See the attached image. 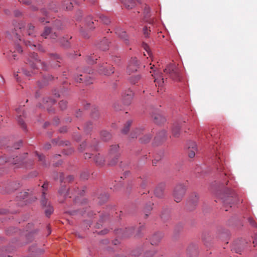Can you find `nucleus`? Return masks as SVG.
<instances>
[{
  "instance_id": "nucleus-38",
  "label": "nucleus",
  "mask_w": 257,
  "mask_h": 257,
  "mask_svg": "<svg viewBox=\"0 0 257 257\" xmlns=\"http://www.w3.org/2000/svg\"><path fill=\"white\" fill-rule=\"evenodd\" d=\"M37 155L38 156V157L39 158V161H42L43 164L44 165H45V163H44V156H43V155H42V154H40L39 155L38 154H37Z\"/></svg>"
},
{
  "instance_id": "nucleus-57",
  "label": "nucleus",
  "mask_w": 257,
  "mask_h": 257,
  "mask_svg": "<svg viewBox=\"0 0 257 257\" xmlns=\"http://www.w3.org/2000/svg\"><path fill=\"white\" fill-rule=\"evenodd\" d=\"M22 109V108H21V107H19L18 108H16V111L18 112V113H20V111Z\"/></svg>"
},
{
  "instance_id": "nucleus-23",
  "label": "nucleus",
  "mask_w": 257,
  "mask_h": 257,
  "mask_svg": "<svg viewBox=\"0 0 257 257\" xmlns=\"http://www.w3.org/2000/svg\"><path fill=\"white\" fill-rule=\"evenodd\" d=\"M73 3L75 4L77 3L76 1H73V2L64 1L63 5L64 8H65L66 10H70L73 7Z\"/></svg>"
},
{
  "instance_id": "nucleus-4",
  "label": "nucleus",
  "mask_w": 257,
  "mask_h": 257,
  "mask_svg": "<svg viewBox=\"0 0 257 257\" xmlns=\"http://www.w3.org/2000/svg\"><path fill=\"white\" fill-rule=\"evenodd\" d=\"M28 62L32 68L35 69L38 64H40L43 69H46L47 67L45 63L42 62L38 58V55L36 53L33 52L29 55Z\"/></svg>"
},
{
  "instance_id": "nucleus-46",
  "label": "nucleus",
  "mask_w": 257,
  "mask_h": 257,
  "mask_svg": "<svg viewBox=\"0 0 257 257\" xmlns=\"http://www.w3.org/2000/svg\"><path fill=\"white\" fill-rule=\"evenodd\" d=\"M44 148L45 150H48L51 148V145L49 144H46L45 145Z\"/></svg>"
},
{
  "instance_id": "nucleus-36",
  "label": "nucleus",
  "mask_w": 257,
  "mask_h": 257,
  "mask_svg": "<svg viewBox=\"0 0 257 257\" xmlns=\"http://www.w3.org/2000/svg\"><path fill=\"white\" fill-rule=\"evenodd\" d=\"M17 121L18 123L22 125L24 129H26V125L25 124L24 121L20 116L18 117Z\"/></svg>"
},
{
  "instance_id": "nucleus-58",
  "label": "nucleus",
  "mask_w": 257,
  "mask_h": 257,
  "mask_svg": "<svg viewBox=\"0 0 257 257\" xmlns=\"http://www.w3.org/2000/svg\"><path fill=\"white\" fill-rule=\"evenodd\" d=\"M106 232H107V231H106V230H102V231H101L99 233V234H104L106 233Z\"/></svg>"
},
{
  "instance_id": "nucleus-41",
  "label": "nucleus",
  "mask_w": 257,
  "mask_h": 257,
  "mask_svg": "<svg viewBox=\"0 0 257 257\" xmlns=\"http://www.w3.org/2000/svg\"><path fill=\"white\" fill-rule=\"evenodd\" d=\"M44 252V250L39 248H37L35 250V253L37 255H40L42 254Z\"/></svg>"
},
{
  "instance_id": "nucleus-25",
  "label": "nucleus",
  "mask_w": 257,
  "mask_h": 257,
  "mask_svg": "<svg viewBox=\"0 0 257 257\" xmlns=\"http://www.w3.org/2000/svg\"><path fill=\"white\" fill-rule=\"evenodd\" d=\"M180 127L179 125H175L172 129V135L174 137H178L180 135Z\"/></svg>"
},
{
  "instance_id": "nucleus-29",
  "label": "nucleus",
  "mask_w": 257,
  "mask_h": 257,
  "mask_svg": "<svg viewBox=\"0 0 257 257\" xmlns=\"http://www.w3.org/2000/svg\"><path fill=\"white\" fill-rule=\"evenodd\" d=\"M48 10L49 11L51 12H56L57 11V8L56 7V5L55 3H52L50 4V5L48 6Z\"/></svg>"
},
{
  "instance_id": "nucleus-45",
  "label": "nucleus",
  "mask_w": 257,
  "mask_h": 257,
  "mask_svg": "<svg viewBox=\"0 0 257 257\" xmlns=\"http://www.w3.org/2000/svg\"><path fill=\"white\" fill-rule=\"evenodd\" d=\"M75 81L76 82H80L82 80V79L81 78H79V76H75V78H74Z\"/></svg>"
},
{
  "instance_id": "nucleus-21",
  "label": "nucleus",
  "mask_w": 257,
  "mask_h": 257,
  "mask_svg": "<svg viewBox=\"0 0 257 257\" xmlns=\"http://www.w3.org/2000/svg\"><path fill=\"white\" fill-rule=\"evenodd\" d=\"M96 16L99 18L100 20L104 24L108 25L110 23V19L105 16L99 14H96Z\"/></svg>"
},
{
  "instance_id": "nucleus-32",
  "label": "nucleus",
  "mask_w": 257,
  "mask_h": 257,
  "mask_svg": "<svg viewBox=\"0 0 257 257\" xmlns=\"http://www.w3.org/2000/svg\"><path fill=\"white\" fill-rule=\"evenodd\" d=\"M151 136L150 135H146L144 136L143 138L141 139V142L142 143H147L149 142L151 140Z\"/></svg>"
},
{
  "instance_id": "nucleus-7",
  "label": "nucleus",
  "mask_w": 257,
  "mask_h": 257,
  "mask_svg": "<svg viewBox=\"0 0 257 257\" xmlns=\"http://www.w3.org/2000/svg\"><path fill=\"white\" fill-rule=\"evenodd\" d=\"M116 35L123 41L125 45L129 44V39L126 32L121 28H117L115 30Z\"/></svg>"
},
{
  "instance_id": "nucleus-47",
  "label": "nucleus",
  "mask_w": 257,
  "mask_h": 257,
  "mask_svg": "<svg viewBox=\"0 0 257 257\" xmlns=\"http://www.w3.org/2000/svg\"><path fill=\"white\" fill-rule=\"evenodd\" d=\"M14 14L16 17H19L21 15V12L18 11H15Z\"/></svg>"
},
{
  "instance_id": "nucleus-61",
  "label": "nucleus",
  "mask_w": 257,
  "mask_h": 257,
  "mask_svg": "<svg viewBox=\"0 0 257 257\" xmlns=\"http://www.w3.org/2000/svg\"><path fill=\"white\" fill-rule=\"evenodd\" d=\"M131 136H132V138H137V135H136L133 134H131Z\"/></svg>"
},
{
  "instance_id": "nucleus-34",
  "label": "nucleus",
  "mask_w": 257,
  "mask_h": 257,
  "mask_svg": "<svg viewBox=\"0 0 257 257\" xmlns=\"http://www.w3.org/2000/svg\"><path fill=\"white\" fill-rule=\"evenodd\" d=\"M59 107L62 110L65 109L67 107V102L66 101L62 100L59 102Z\"/></svg>"
},
{
  "instance_id": "nucleus-43",
  "label": "nucleus",
  "mask_w": 257,
  "mask_h": 257,
  "mask_svg": "<svg viewBox=\"0 0 257 257\" xmlns=\"http://www.w3.org/2000/svg\"><path fill=\"white\" fill-rule=\"evenodd\" d=\"M16 50L19 53H22L23 52L22 48L19 45L16 46Z\"/></svg>"
},
{
  "instance_id": "nucleus-64",
  "label": "nucleus",
  "mask_w": 257,
  "mask_h": 257,
  "mask_svg": "<svg viewBox=\"0 0 257 257\" xmlns=\"http://www.w3.org/2000/svg\"><path fill=\"white\" fill-rule=\"evenodd\" d=\"M146 257H150V255H149V253L148 252L146 253Z\"/></svg>"
},
{
  "instance_id": "nucleus-30",
  "label": "nucleus",
  "mask_w": 257,
  "mask_h": 257,
  "mask_svg": "<svg viewBox=\"0 0 257 257\" xmlns=\"http://www.w3.org/2000/svg\"><path fill=\"white\" fill-rule=\"evenodd\" d=\"M54 209L53 208L50 206H48V208L45 210V214L47 216H49L53 212Z\"/></svg>"
},
{
  "instance_id": "nucleus-55",
  "label": "nucleus",
  "mask_w": 257,
  "mask_h": 257,
  "mask_svg": "<svg viewBox=\"0 0 257 257\" xmlns=\"http://www.w3.org/2000/svg\"><path fill=\"white\" fill-rule=\"evenodd\" d=\"M24 74H25L26 75H27V76H31V75H31L29 72H27V71H26V70H24Z\"/></svg>"
},
{
  "instance_id": "nucleus-22",
  "label": "nucleus",
  "mask_w": 257,
  "mask_h": 257,
  "mask_svg": "<svg viewBox=\"0 0 257 257\" xmlns=\"http://www.w3.org/2000/svg\"><path fill=\"white\" fill-rule=\"evenodd\" d=\"M101 138L104 141L109 140L111 138V134L107 131H103L100 133Z\"/></svg>"
},
{
  "instance_id": "nucleus-12",
  "label": "nucleus",
  "mask_w": 257,
  "mask_h": 257,
  "mask_svg": "<svg viewBox=\"0 0 257 257\" xmlns=\"http://www.w3.org/2000/svg\"><path fill=\"white\" fill-rule=\"evenodd\" d=\"M154 121L155 123L160 124L166 121V119L160 113H155L152 115Z\"/></svg>"
},
{
  "instance_id": "nucleus-59",
  "label": "nucleus",
  "mask_w": 257,
  "mask_h": 257,
  "mask_svg": "<svg viewBox=\"0 0 257 257\" xmlns=\"http://www.w3.org/2000/svg\"><path fill=\"white\" fill-rule=\"evenodd\" d=\"M87 177H88V174H87V175H86V176H83V174H81V177L82 178H83V179H87Z\"/></svg>"
},
{
  "instance_id": "nucleus-52",
  "label": "nucleus",
  "mask_w": 257,
  "mask_h": 257,
  "mask_svg": "<svg viewBox=\"0 0 257 257\" xmlns=\"http://www.w3.org/2000/svg\"><path fill=\"white\" fill-rule=\"evenodd\" d=\"M249 221L250 222V223L253 226H256L255 224L254 223V221L252 220L251 219H249Z\"/></svg>"
},
{
  "instance_id": "nucleus-51",
  "label": "nucleus",
  "mask_w": 257,
  "mask_h": 257,
  "mask_svg": "<svg viewBox=\"0 0 257 257\" xmlns=\"http://www.w3.org/2000/svg\"><path fill=\"white\" fill-rule=\"evenodd\" d=\"M39 21H40V22L41 23H43L44 22H45V23H48L49 22L48 21H45V19L44 18L40 19Z\"/></svg>"
},
{
  "instance_id": "nucleus-24",
  "label": "nucleus",
  "mask_w": 257,
  "mask_h": 257,
  "mask_svg": "<svg viewBox=\"0 0 257 257\" xmlns=\"http://www.w3.org/2000/svg\"><path fill=\"white\" fill-rule=\"evenodd\" d=\"M59 193L63 197L68 195V190L65 186H62L58 191Z\"/></svg>"
},
{
  "instance_id": "nucleus-28",
  "label": "nucleus",
  "mask_w": 257,
  "mask_h": 257,
  "mask_svg": "<svg viewBox=\"0 0 257 257\" xmlns=\"http://www.w3.org/2000/svg\"><path fill=\"white\" fill-rule=\"evenodd\" d=\"M140 78L139 75L132 76L130 78L129 81L131 83L135 84L140 80Z\"/></svg>"
},
{
  "instance_id": "nucleus-10",
  "label": "nucleus",
  "mask_w": 257,
  "mask_h": 257,
  "mask_svg": "<svg viewBox=\"0 0 257 257\" xmlns=\"http://www.w3.org/2000/svg\"><path fill=\"white\" fill-rule=\"evenodd\" d=\"M188 156L192 158L195 155V153L197 151V146L195 142H190L188 144Z\"/></svg>"
},
{
  "instance_id": "nucleus-3",
  "label": "nucleus",
  "mask_w": 257,
  "mask_h": 257,
  "mask_svg": "<svg viewBox=\"0 0 257 257\" xmlns=\"http://www.w3.org/2000/svg\"><path fill=\"white\" fill-rule=\"evenodd\" d=\"M164 72L169 74L175 80L178 81L180 80L179 71L176 66L173 64H170L168 65L164 69Z\"/></svg>"
},
{
  "instance_id": "nucleus-15",
  "label": "nucleus",
  "mask_w": 257,
  "mask_h": 257,
  "mask_svg": "<svg viewBox=\"0 0 257 257\" xmlns=\"http://www.w3.org/2000/svg\"><path fill=\"white\" fill-rule=\"evenodd\" d=\"M123 4L125 8L130 10L133 9L136 6V2L134 0H120Z\"/></svg>"
},
{
  "instance_id": "nucleus-62",
  "label": "nucleus",
  "mask_w": 257,
  "mask_h": 257,
  "mask_svg": "<svg viewBox=\"0 0 257 257\" xmlns=\"http://www.w3.org/2000/svg\"><path fill=\"white\" fill-rule=\"evenodd\" d=\"M92 124L90 123V122H88L87 124V128H88V127H89V125H91Z\"/></svg>"
},
{
  "instance_id": "nucleus-40",
  "label": "nucleus",
  "mask_w": 257,
  "mask_h": 257,
  "mask_svg": "<svg viewBox=\"0 0 257 257\" xmlns=\"http://www.w3.org/2000/svg\"><path fill=\"white\" fill-rule=\"evenodd\" d=\"M92 20V18L91 17H89L87 19V23H88V25L89 27V28L90 29H93L94 28L93 27H90V25L91 24H93V22H91Z\"/></svg>"
},
{
  "instance_id": "nucleus-13",
  "label": "nucleus",
  "mask_w": 257,
  "mask_h": 257,
  "mask_svg": "<svg viewBox=\"0 0 257 257\" xmlns=\"http://www.w3.org/2000/svg\"><path fill=\"white\" fill-rule=\"evenodd\" d=\"M163 237V234L160 232L154 234L151 238V243L153 245H156L161 241Z\"/></svg>"
},
{
  "instance_id": "nucleus-33",
  "label": "nucleus",
  "mask_w": 257,
  "mask_h": 257,
  "mask_svg": "<svg viewBox=\"0 0 257 257\" xmlns=\"http://www.w3.org/2000/svg\"><path fill=\"white\" fill-rule=\"evenodd\" d=\"M47 202V200L46 198L45 193L43 192L42 196L41 204L43 206H46Z\"/></svg>"
},
{
  "instance_id": "nucleus-2",
  "label": "nucleus",
  "mask_w": 257,
  "mask_h": 257,
  "mask_svg": "<svg viewBox=\"0 0 257 257\" xmlns=\"http://www.w3.org/2000/svg\"><path fill=\"white\" fill-rule=\"evenodd\" d=\"M186 187L182 184L177 185L174 188L173 196L176 202H180L186 192Z\"/></svg>"
},
{
  "instance_id": "nucleus-6",
  "label": "nucleus",
  "mask_w": 257,
  "mask_h": 257,
  "mask_svg": "<svg viewBox=\"0 0 257 257\" xmlns=\"http://www.w3.org/2000/svg\"><path fill=\"white\" fill-rule=\"evenodd\" d=\"M234 193L231 192L230 190L227 189L226 192H223L219 194V197L222 200V202L225 205L230 204V203L229 200L230 198L233 197Z\"/></svg>"
},
{
  "instance_id": "nucleus-31",
  "label": "nucleus",
  "mask_w": 257,
  "mask_h": 257,
  "mask_svg": "<svg viewBox=\"0 0 257 257\" xmlns=\"http://www.w3.org/2000/svg\"><path fill=\"white\" fill-rule=\"evenodd\" d=\"M50 32L51 29L48 27H46L44 32L41 34V36L44 38H46L50 34Z\"/></svg>"
},
{
  "instance_id": "nucleus-35",
  "label": "nucleus",
  "mask_w": 257,
  "mask_h": 257,
  "mask_svg": "<svg viewBox=\"0 0 257 257\" xmlns=\"http://www.w3.org/2000/svg\"><path fill=\"white\" fill-rule=\"evenodd\" d=\"M143 46L144 47V49L146 50V51L147 54L148 55V56L149 57H152V54L150 52V49H149V46H148V45L147 44L143 43Z\"/></svg>"
},
{
  "instance_id": "nucleus-19",
  "label": "nucleus",
  "mask_w": 257,
  "mask_h": 257,
  "mask_svg": "<svg viewBox=\"0 0 257 257\" xmlns=\"http://www.w3.org/2000/svg\"><path fill=\"white\" fill-rule=\"evenodd\" d=\"M94 161L97 165H102L104 163L103 157L99 154L95 156Z\"/></svg>"
},
{
  "instance_id": "nucleus-37",
  "label": "nucleus",
  "mask_w": 257,
  "mask_h": 257,
  "mask_svg": "<svg viewBox=\"0 0 257 257\" xmlns=\"http://www.w3.org/2000/svg\"><path fill=\"white\" fill-rule=\"evenodd\" d=\"M97 60V58L95 59H92V56H89L87 57V61L89 64H93L95 62V61Z\"/></svg>"
},
{
  "instance_id": "nucleus-11",
  "label": "nucleus",
  "mask_w": 257,
  "mask_h": 257,
  "mask_svg": "<svg viewBox=\"0 0 257 257\" xmlns=\"http://www.w3.org/2000/svg\"><path fill=\"white\" fill-rule=\"evenodd\" d=\"M99 73L101 74L110 75L114 72L113 68L108 67L106 65L101 66L98 70Z\"/></svg>"
},
{
  "instance_id": "nucleus-1",
  "label": "nucleus",
  "mask_w": 257,
  "mask_h": 257,
  "mask_svg": "<svg viewBox=\"0 0 257 257\" xmlns=\"http://www.w3.org/2000/svg\"><path fill=\"white\" fill-rule=\"evenodd\" d=\"M119 156V146L118 145H112L108 150L107 157L109 165H115L117 162Z\"/></svg>"
},
{
  "instance_id": "nucleus-49",
  "label": "nucleus",
  "mask_w": 257,
  "mask_h": 257,
  "mask_svg": "<svg viewBox=\"0 0 257 257\" xmlns=\"http://www.w3.org/2000/svg\"><path fill=\"white\" fill-rule=\"evenodd\" d=\"M91 155H92L91 154L86 153L85 154L84 157H85V159L90 158L91 157Z\"/></svg>"
},
{
  "instance_id": "nucleus-39",
  "label": "nucleus",
  "mask_w": 257,
  "mask_h": 257,
  "mask_svg": "<svg viewBox=\"0 0 257 257\" xmlns=\"http://www.w3.org/2000/svg\"><path fill=\"white\" fill-rule=\"evenodd\" d=\"M143 32H144V34L145 37H149V32H148V28L147 27H145L143 28Z\"/></svg>"
},
{
  "instance_id": "nucleus-14",
  "label": "nucleus",
  "mask_w": 257,
  "mask_h": 257,
  "mask_svg": "<svg viewBox=\"0 0 257 257\" xmlns=\"http://www.w3.org/2000/svg\"><path fill=\"white\" fill-rule=\"evenodd\" d=\"M152 76L155 78L154 81L157 82L159 85H162L164 83V78L162 76V73L158 71H155Z\"/></svg>"
},
{
  "instance_id": "nucleus-54",
  "label": "nucleus",
  "mask_w": 257,
  "mask_h": 257,
  "mask_svg": "<svg viewBox=\"0 0 257 257\" xmlns=\"http://www.w3.org/2000/svg\"><path fill=\"white\" fill-rule=\"evenodd\" d=\"M81 111L79 110L76 113V117H79L81 115Z\"/></svg>"
},
{
  "instance_id": "nucleus-8",
  "label": "nucleus",
  "mask_w": 257,
  "mask_h": 257,
  "mask_svg": "<svg viewBox=\"0 0 257 257\" xmlns=\"http://www.w3.org/2000/svg\"><path fill=\"white\" fill-rule=\"evenodd\" d=\"M139 66V63L136 58H133L130 61L127 66V72L129 73L136 72Z\"/></svg>"
},
{
  "instance_id": "nucleus-60",
  "label": "nucleus",
  "mask_w": 257,
  "mask_h": 257,
  "mask_svg": "<svg viewBox=\"0 0 257 257\" xmlns=\"http://www.w3.org/2000/svg\"><path fill=\"white\" fill-rule=\"evenodd\" d=\"M68 179H69V181H71L73 179V178L72 177V176H70L68 177Z\"/></svg>"
},
{
  "instance_id": "nucleus-42",
  "label": "nucleus",
  "mask_w": 257,
  "mask_h": 257,
  "mask_svg": "<svg viewBox=\"0 0 257 257\" xmlns=\"http://www.w3.org/2000/svg\"><path fill=\"white\" fill-rule=\"evenodd\" d=\"M85 146H86L85 142L82 143V144H81L80 145V147L79 148V150L80 151H82L83 150L84 148H85Z\"/></svg>"
},
{
  "instance_id": "nucleus-18",
  "label": "nucleus",
  "mask_w": 257,
  "mask_h": 257,
  "mask_svg": "<svg viewBox=\"0 0 257 257\" xmlns=\"http://www.w3.org/2000/svg\"><path fill=\"white\" fill-rule=\"evenodd\" d=\"M99 48L102 51H105L108 49V41L107 39H104L99 44Z\"/></svg>"
},
{
  "instance_id": "nucleus-26",
  "label": "nucleus",
  "mask_w": 257,
  "mask_h": 257,
  "mask_svg": "<svg viewBox=\"0 0 257 257\" xmlns=\"http://www.w3.org/2000/svg\"><path fill=\"white\" fill-rule=\"evenodd\" d=\"M132 123V121L131 120H129L127 121L126 124L125 125L124 127L121 130V132L122 134H126L130 129V126H131Z\"/></svg>"
},
{
  "instance_id": "nucleus-53",
  "label": "nucleus",
  "mask_w": 257,
  "mask_h": 257,
  "mask_svg": "<svg viewBox=\"0 0 257 257\" xmlns=\"http://www.w3.org/2000/svg\"><path fill=\"white\" fill-rule=\"evenodd\" d=\"M232 250H234L235 252L241 254V250L240 249H236L235 248H233Z\"/></svg>"
},
{
  "instance_id": "nucleus-16",
  "label": "nucleus",
  "mask_w": 257,
  "mask_h": 257,
  "mask_svg": "<svg viewBox=\"0 0 257 257\" xmlns=\"http://www.w3.org/2000/svg\"><path fill=\"white\" fill-rule=\"evenodd\" d=\"M26 45H29L30 47H34L39 50L43 51V49H41V46L39 44L35 43L34 41L31 42L30 40H27L25 41Z\"/></svg>"
},
{
  "instance_id": "nucleus-48",
  "label": "nucleus",
  "mask_w": 257,
  "mask_h": 257,
  "mask_svg": "<svg viewBox=\"0 0 257 257\" xmlns=\"http://www.w3.org/2000/svg\"><path fill=\"white\" fill-rule=\"evenodd\" d=\"M60 131L61 133H65L67 131V128L65 126L62 127L60 129Z\"/></svg>"
},
{
  "instance_id": "nucleus-27",
  "label": "nucleus",
  "mask_w": 257,
  "mask_h": 257,
  "mask_svg": "<svg viewBox=\"0 0 257 257\" xmlns=\"http://www.w3.org/2000/svg\"><path fill=\"white\" fill-rule=\"evenodd\" d=\"M166 138V132L164 130L160 132L157 136L155 138V139H162V140H165Z\"/></svg>"
},
{
  "instance_id": "nucleus-44",
  "label": "nucleus",
  "mask_w": 257,
  "mask_h": 257,
  "mask_svg": "<svg viewBox=\"0 0 257 257\" xmlns=\"http://www.w3.org/2000/svg\"><path fill=\"white\" fill-rule=\"evenodd\" d=\"M19 1L26 5H29L30 3V0H19Z\"/></svg>"
},
{
  "instance_id": "nucleus-20",
  "label": "nucleus",
  "mask_w": 257,
  "mask_h": 257,
  "mask_svg": "<svg viewBox=\"0 0 257 257\" xmlns=\"http://www.w3.org/2000/svg\"><path fill=\"white\" fill-rule=\"evenodd\" d=\"M27 31L29 36H32V37L37 36L36 33L34 30V26H32L31 24L28 25Z\"/></svg>"
},
{
  "instance_id": "nucleus-5",
  "label": "nucleus",
  "mask_w": 257,
  "mask_h": 257,
  "mask_svg": "<svg viewBox=\"0 0 257 257\" xmlns=\"http://www.w3.org/2000/svg\"><path fill=\"white\" fill-rule=\"evenodd\" d=\"M134 96V93L130 89L125 90L122 94V100L125 105L131 104Z\"/></svg>"
},
{
  "instance_id": "nucleus-9",
  "label": "nucleus",
  "mask_w": 257,
  "mask_h": 257,
  "mask_svg": "<svg viewBox=\"0 0 257 257\" xmlns=\"http://www.w3.org/2000/svg\"><path fill=\"white\" fill-rule=\"evenodd\" d=\"M198 200V196L194 193L189 198L187 201V205L188 209L192 210L197 205Z\"/></svg>"
},
{
  "instance_id": "nucleus-17",
  "label": "nucleus",
  "mask_w": 257,
  "mask_h": 257,
  "mask_svg": "<svg viewBox=\"0 0 257 257\" xmlns=\"http://www.w3.org/2000/svg\"><path fill=\"white\" fill-rule=\"evenodd\" d=\"M164 187V185H161L156 188L155 191V194L157 197L161 198L163 196Z\"/></svg>"
},
{
  "instance_id": "nucleus-56",
  "label": "nucleus",
  "mask_w": 257,
  "mask_h": 257,
  "mask_svg": "<svg viewBox=\"0 0 257 257\" xmlns=\"http://www.w3.org/2000/svg\"><path fill=\"white\" fill-rule=\"evenodd\" d=\"M10 57H13L14 59H16V55H15V54H14L13 53H12V55Z\"/></svg>"
},
{
  "instance_id": "nucleus-50",
  "label": "nucleus",
  "mask_w": 257,
  "mask_h": 257,
  "mask_svg": "<svg viewBox=\"0 0 257 257\" xmlns=\"http://www.w3.org/2000/svg\"><path fill=\"white\" fill-rule=\"evenodd\" d=\"M48 183H44L43 186H42V187L44 189H47V188H48Z\"/></svg>"
},
{
  "instance_id": "nucleus-63",
  "label": "nucleus",
  "mask_w": 257,
  "mask_h": 257,
  "mask_svg": "<svg viewBox=\"0 0 257 257\" xmlns=\"http://www.w3.org/2000/svg\"><path fill=\"white\" fill-rule=\"evenodd\" d=\"M48 111L49 112H52V111H53V110L52 109H49V108H48Z\"/></svg>"
}]
</instances>
